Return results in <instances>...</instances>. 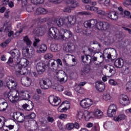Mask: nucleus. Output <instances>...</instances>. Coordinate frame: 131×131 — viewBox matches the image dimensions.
Segmentation results:
<instances>
[{"instance_id":"f257e3e1","label":"nucleus","mask_w":131,"mask_h":131,"mask_svg":"<svg viewBox=\"0 0 131 131\" xmlns=\"http://www.w3.org/2000/svg\"><path fill=\"white\" fill-rule=\"evenodd\" d=\"M7 97L9 100L14 104L18 102L19 98L22 100H29L30 99V93L28 91L21 90L19 93L18 91L14 90L10 91L7 94Z\"/></svg>"},{"instance_id":"f03ea898","label":"nucleus","mask_w":131,"mask_h":131,"mask_svg":"<svg viewBox=\"0 0 131 131\" xmlns=\"http://www.w3.org/2000/svg\"><path fill=\"white\" fill-rule=\"evenodd\" d=\"M19 63L22 68L20 67V64H19L16 65L15 67V73L17 76L21 77L22 75H25L27 73V69H26L25 67H27V66H28L29 61H28V60L27 59L23 58L20 59Z\"/></svg>"},{"instance_id":"7ed1b4c3","label":"nucleus","mask_w":131,"mask_h":131,"mask_svg":"<svg viewBox=\"0 0 131 131\" xmlns=\"http://www.w3.org/2000/svg\"><path fill=\"white\" fill-rule=\"evenodd\" d=\"M24 40L26 42L27 46H29L26 47L23 49V53L26 54V55H27V56L30 58V57H32V56L34 55L35 53L34 49L30 47V46L32 45V42L29 40L28 36L24 37Z\"/></svg>"},{"instance_id":"20e7f679","label":"nucleus","mask_w":131,"mask_h":131,"mask_svg":"<svg viewBox=\"0 0 131 131\" xmlns=\"http://www.w3.org/2000/svg\"><path fill=\"white\" fill-rule=\"evenodd\" d=\"M55 62H56V60H54V59H51L49 60V62H48V66L50 67L51 66V67H52V69L53 70V71L54 72H56V75H58V74H59L60 71H62V70H58V68H59V65H60V66H62V61H61V59H58L56 60V62L57 63V64H56L55 63Z\"/></svg>"},{"instance_id":"39448f33","label":"nucleus","mask_w":131,"mask_h":131,"mask_svg":"<svg viewBox=\"0 0 131 131\" xmlns=\"http://www.w3.org/2000/svg\"><path fill=\"white\" fill-rule=\"evenodd\" d=\"M60 32L61 30H59L57 28L53 27L50 28L48 31V36L50 38L59 39Z\"/></svg>"},{"instance_id":"423d86ee","label":"nucleus","mask_w":131,"mask_h":131,"mask_svg":"<svg viewBox=\"0 0 131 131\" xmlns=\"http://www.w3.org/2000/svg\"><path fill=\"white\" fill-rule=\"evenodd\" d=\"M72 37V33L69 30L66 29L60 30V34L59 35V39H69Z\"/></svg>"},{"instance_id":"0eeeda50","label":"nucleus","mask_w":131,"mask_h":131,"mask_svg":"<svg viewBox=\"0 0 131 131\" xmlns=\"http://www.w3.org/2000/svg\"><path fill=\"white\" fill-rule=\"evenodd\" d=\"M93 105V100L89 98H85L80 101V106L84 109L90 108Z\"/></svg>"},{"instance_id":"6e6552de","label":"nucleus","mask_w":131,"mask_h":131,"mask_svg":"<svg viewBox=\"0 0 131 131\" xmlns=\"http://www.w3.org/2000/svg\"><path fill=\"white\" fill-rule=\"evenodd\" d=\"M110 27V24L107 21H99L97 25V29L106 31Z\"/></svg>"},{"instance_id":"1a4fd4ad","label":"nucleus","mask_w":131,"mask_h":131,"mask_svg":"<svg viewBox=\"0 0 131 131\" xmlns=\"http://www.w3.org/2000/svg\"><path fill=\"white\" fill-rule=\"evenodd\" d=\"M33 33L38 36H42L46 33V26H41L35 28L33 31Z\"/></svg>"},{"instance_id":"9d476101","label":"nucleus","mask_w":131,"mask_h":131,"mask_svg":"<svg viewBox=\"0 0 131 131\" xmlns=\"http://www.w3.org/2000/svg\"><path fill=\"white\" fill-rule=\"evenodd\" d=\"M49 101L52 106H58L61 103V99L57 96H50Z\"/></svg>"},{"instance_id":"9b49d317","label":"nucleus","mask_w":131,"mask_h":131,"mask_svg":"<svg viewBox=\"0 0 131 131\" xmlns=\"http://www.w3.org/2000/svg\"><path fill=\"white\" fill-rule=\"evenodd\" d=\"M117 111V106L115 104L110 105L107 110V115L109 117H113L116 114Z\"/></svg>"},{"instance_id":"f8f14e48","label":"nucleus","mask_w":131,"mask_h":131,"mask_svg":"<svg viewBox=\"0 0 131 131\" xmlns=\"http://www.w3.org/2000/svg\"><path fill=\"white\" fill-rule=\"evenodd\" d=\"M98 21L96 19H91L90 20L85 21L84 23V26L86 28H92V27H96L97 29V25H98Z\"/></svg>"},{"instance_id":"ddd939ff","label":"nucleus","mask_w":131,"mask_h":131,"mask_svg":"<svg viewBox=\"0 0 131 131\" xmlns=\"http://www.w3.org/2000/svg\"><path fill=\"white\" fill-rule=\"evenodd\" d=\"M13 118L17 120L18 122H23L25 120V115L20 112H16L13 113Z\"/></svg>"},{"instance_id":"4468645a","label":"nucleus","mask_w":131,"mask_h":131,"mask_svg":"<svg viewBox=\"0 0 131 131\" xmlns=\"http://www.w3.org/2000/svg\"><path fill=\"white\" fill-rule=\"evenodd\" d=\"M39 83L42 90H48L51 86V82L49 79L41 80Z\"/></svg>"},{"instance_id":"2eb2a0df","label":"nucleus","mask_w":131,"mask_h":131,"mask_svg":"<svg viewBox=\"0 0 131 131\" xmlns=\"http://www.w3.org/2000/svg\"><path fill=\"white\" fill-rule=\"evenodd\" d=\"M36 69L38 74H42L46 71V64L43 62H38L36 65Z\"/></svg>"},{"instance_id":"dca6fc26","label":"nucleus","mask_w":131,"mask_h":131,"mask_svg":"<svg viewBox=\"0 0 131 131\" xmlns=\"http://www.w3.org/2000/svg\"><path fill=\"white\" fill-rule=\"evenodd\" d=\"M106 17L109 18V19H111V20H114L116 21L118 19V13L115 11H111L109 12H106L105 13Z\"/></svg>"},{"instance_id":"f3484780","label":"nucleus","mask_w":131,"mask_h":131,"mask_svg":"<svg viewBox=\"0 0 131 131\" xmlns=\"http://www.w3.org/2000/svg\"><path fill=\"white\" fill-rule=\"evenodd\" d=\"M35 49H36L38 54H41V53H46L48 50V47L46 44H41L38 45Z\"/></svg>"},{"instance_id":"a211bd4d","label":"nucleus","mask_w":131,"mask_h":131,"mask_svg":"<svg viewBox=\"0 0 131 131\" xmlns=\"http://www.w3.org/2000/svg\"><path fill=\"white\" fill-rule=\"evenodd\" d=\"M96 89L98 92L102 93L105 90V83L102 81H98L96 83Z\"/></svg>"},{"instance_id":"6ab92c4d","label":"nucleus","mask_w":131,"mask_h":131,"mask_svg":"<svg viewBox=\"0 0 131 131\" xmlns=\"http://www.w3.org/2000/svg\"><path fill=\"white\" fill-rule=\"evenodd\" d=\"M67 20L65 18H57L56 20V23L58 26V27H62V26H67V24L66 23Z\"/></svg>"},{"instance_id":"aec40b11","label":"nucleus","mask_w":131,"mask_h":131,"mask_svg":"<svg viewBox=\"0 0 131 131\" xmlns=\"http://www.w3.org/2000/svg\"><path fill=\"white\" fill-rule=\"evenodd\" d=\"M17 83L12 79H10L9 81L7 82V86L9 90H16V86H17Z\"/></svg>"},{"instance_id":"412c9836","label":"nucleus","mask_w":131,"mask_h":131,"mask_svg":"<svg viewBox=\"0 0 131 131\" xmlns=\"http://www.w3.org/2000/svg\"><path fill=\"white\" fill-rule=\"evenodd\" d=\"M67 4L71 7V9H73V10H74L75 8H77V7L79 6V4L78 2L74 0H69L68 1Z\"/></svg>"},{"instance_id":"4be33fe9","label":"nucleus","mask_w":131,"mask_h":131,"mask_svg":"<svg viewBox=\"0 0 131 131\" xmlns=\"http://www.w3.org/2000/svg\"><path fill=\"white\" fill-rule=\"evenodd\" d=\"M114 65L117 68H122L123 67V59L122 58H118L114 62Z\"/></svg>"},{"instance_id":"5701e85b","label":"nucleus","mask_w":131,"mask_h":131,"mask_svg":"<svg viewBox=\"0 0 131 131\" xmlns=\"http://www.w3.org/2000/svg\"><path fill=\"white\" fill-rule=\"evenodd\" d=\"M74 48H75V46L73 45H71L70 43L65 44L63 47V50L65 51V52H67V53H69L70 52H72L74 49Z\"/></svg>"},{"instance_id":"b1692460","label":"nucleus","mask_w":131,"mask_h":131,"mask_svg":"<svg viewBox=\"0 0 131 131\" xmlns=\"http://www.w3.org/2000/svg\"><path fill=\"white\" fill-rule=\"evenodd\" d=\"M66 20L70 25H74L76 23V17L75 16H69L66 18Z\"/></svg>"},{"instance_id":"393cba45","label":"nucleus","mask_w":131,"mask_h":131,"mask_svg":"<svg viewBox=\"0 0 131 131\" xmlns=\"http://www.w3.org/2000/svg\"><path fill=\"white\" fill-rule=\"evenodd\" d=\"M10 54L11 55V57L16 59H18L20 57V52L17 49L10 51Z\"/></svg>"},{"instance_id":"a878e982","label":"nucleus","mask_w":131,"mask_h":131,"mask_svg":"<svg viewBox=\"0 0 131 131\" xmlns=\"http://www.w3.org/2000/svg\"><path fill=\"white\" fill-rule=\"evenodd\" d=\"M47 13L48 11L46 9L42 8H39L36 9L35 14V15H43L47 14Z\"/></svg>"},{"instance_id":"bb28decb","label":"nucleus","mask_w":131,"mask_h":131,"mask_svg":"<svg viewBox=\"0 0 131 131\" xmlns=\"http://www.w3.org/2000/svg\"><path fill=\"white\" fill-rule=\"evenodd\" d=\"M21 83L25 86H29L31 84V80L28 77H27L25 80H21Z\"/></svg>"},{"instance_id":"cd10ccee","label":"nucleus","mask_w":131,"mask_h":131,"mask_svg":"<svg viewBox=\"0 0 131 131\" xmlns=\"http://www.w3.org/2000/svg\"><path fill=\"white\" fill-rule=\"evenodd\" d=\"M126 118V116L124 114H120L118 116H116L114 118V120H115V121L119 122L121 121V120H124V119H125Z\"/></svg>"},{"instance_id":"c85d7f7f","label":"nucleus","mask_w":131,"mask_h":131,"mask_svg":"<svg viewBox=\"0 0 131 131\" xmlns=\"http://www.w3.org/2000/svg\"><path fill=\"white\" fill-rule=\"evenodd\" d=\"M31 103V105H28L26 103L23 105V108L25 109V110H27V111H30V110H32L33 109V103H32V101H30Z\"/></svg>"},{"instance_id":"c756f323","label":"nucleus","mask_w":131,"mask_h":131,"mask_svg":"<svg viewBox=\"0 0 131 131\" xmlns=\"http://www.w3.org/2000/svg\"><path fill=\"white\" fill-rule=\"evenodd\" d=\"M50 50L51 52H53V53H56L59 52L60 49L58 48V45H57V44H52L50 46Z\"/></svg>"},{"instance_id":"7c9ffc66","label":"nucleus","mask_w":131,"mask_h":131,"mask_svg":"<svg viewBox=\"0 0 131 131\" xmlns=\"http://www.w3.org/2000/svg\"><path fill=\"white\" fill-rule=\"evenodd\" d=\"M7 108H8V103L4 102L0 103V111H5Z\"/></svg>"},{"instance_id":"2f4dec72","label":"nucleus","mask_w":131,"mask_h":131,"mask_svg":"<svg viewBox=\"0 0 131 131\" xmlns=\"http://www.w3.org/2000/svg\"><path fill=\"white\" fill-rule=\"evenodd\" d=\"M75 91H76V92H77L79 94H84V89H83V88L80 87V86H75Z\"/></svg>"},{"instance_id":"473e14b6","label":"nucleus","mask_w":131,"mask_h":131,"mask_svg":"<svg viewBox=\"0 0 131 131\" xmlns=\"http://www.w3.org/2000/svg\"><path fill=\"white\" fill-rule=\"evenodd\" d=\"M112 99V97L110 95V93H105L103 96V100L104 101H110Z\"/></svg>"},{"instance_id":"72a5a7b5","label":"nucleus","mask_w":131,"mask_h":131,"mask_svg":"<svg viewBox=\"0 0 131 131\" xmlns=\"http://www.w3.org/2000/svg\"><path fill=\"white\" fill-rule=\"evenodd\" d=\"M94 114L95 117H100V116H102L103 115V112L98 109H96L95 110Z\"/></svg>"},{"instance_id":"f704fd0d","label":"nucleus","mask_w":131,"mask_h":131,"mask_svg":"<svg viewBox=\"0 0 131 131\" xmlns=\"http://www.w3.org/2000/svg\"><path fill=\"white\" fill-rule=\"evenodd\" d=\"M83 114L86 120H88L91 118V113H90L89 111H85Z\"/></svg>"},{"instance_id":"c9c22d12","label":"nucleus","mask_w":131,"mask_h":131,"mask_svg":"<svg viewBox=\"0 0 131 131\" xmlns=\"http://www.w3.org/2000/svg\"><path fill=\"white\" fill-rule=\"evenodd\" d=\"M121 100H122V101H123L124 102H126V103H125V104H126V105H128V104H129V100H128V99H127V96L126 95H122L121 96Z\"/></svg>"},{"instance_id":"e433bc0d","label":"nucleus","mask_w":131,"mask_h":131,"mask_svg":"<svg viewBox=\"0 0 131 131\" xmlns=\"http://www.w3.org/2000/svg\"><path fill=\"white\" fill-rule=\"evenodd\" d=\"M40 42V40L36 37H34V40L33 41V46L35 48V49L37 47L38 45H37V43L38 42Z\"/></svg>"},{"instance_id":"4c0bfd02","label":"nucleus","mask_w":131,"mask_h":131,"mask_svg":"<svg viewBox=\"0 0 131 131\" xmlns=\"http://www.w3.org/2000/svg\"><path fill=\"white\" fill-rule=\"evenodd\" d=\"M31 2L34 5H38L39 4H43L45 0H31Z\"/></svg>"},{"instance_id":"58836bf2","label":"nucleus","mask_w":131,"mask_h":131,"mask_svg":"<svg viewBox=\"0 0 131 131\" xmlns=\"http://www.w3.org/2000/svg\"><path fill=\"white\" fill-rule=\"evenodd\" d=\"M107 68L110 73H112V74H114V73H115V71L114 70V67L113 66H108L107 67Z\"/></svg>"},{"instance_id":"ea45409f","label":"nucleus","mask_w":131,"mask_h":131,"mask_svg":"<svg viewBox=\"0 0 131 131\" xmlns=\"http://www.w3.org/2000/svg\"><path fill=\"white\" fill-rule=\"evenodd\" d=\"M2 121H5V117L0 116V129L3 128V126H4V125L5 124L4 122H2Z\"/></svg>"},{"instance_id":"a19ab883","label":"nucleus","mask_w":131,"mask_h":131,"mask_svg":"<svg viewBox=\"0 0 131 131\" xmlns=\"http://www.w3.org/2000/svg\"><path fill=\"white\" fill-rule=\"evenodd\" d=\"M67 128L69 130H71V129H73V128H74V124H73V123H68L67 125Z\"/></svg>"},{"instance_id":"79ce46f5","label":"nucleus","mask_w":131,"mask_h":131,"mask_svg":"<svg viewBox=\"0 0 131 131\" xmlns=\"http://www.w3.org/2000/svg\"><path fill=\"white\" fill-rule=\"evenodd\" d=\"M26 10L29 13H31L32 12H33V11H34V8L32 7V5L28 6L27 8H26Z\"/></svg>"},{"instance_id":"37998d69","label":"nucleus","mask_w":131,"mask_h":131,"mask_svg":"<svg viewBox=\"0 0 131 131\" xmlns=\"http://www.w3.org/2000/svg\"><path fill=\"white\" fill-rule=\"evenodd\" d=\"M28 117L29 119H34L36 117V115L34 113H31L28 115Z\"/></svg>"},{"instance_id":"c03bdc74","label":"nucleus","mask_w":131,"mask_h":131,"mask_svg":"<svg viewBox=\"0 0 131 131\" xmlns=\"http://www.w3.org/2000/svg\"><path fill=\"white\" fill-rule=\"evenodd\" d=\"M59 81L61 83H65L66 81H67V76H65L64 77H62V78L58 79Z\"/></svg>"},{"instance_id":"a18cd8bd","label":"nucleus","mask_w":131,"mask_h":131,"mask_svg":"<svg viewBox=\"0 0 131 131\" xmlns=\"http://www.w3.org/2000/svg\"><path fill=\"white\" fill-rule=\"evenodd\" d=\"M71 10H73V8H71V6L68 5V6L65 8L64 12H67L68 13L71 12Z\"/></svg>"},{"instance_id":"49530a36","label":"nucleus","mask_w":131,"mask_h":131,"mask_svg":"<svg viewBox=\"0 0 131 131\" xmlns=\"http://www.w3.org/2000/svg\"><path fill=\"white\" fill-rule=\"evenodd\" d=\"M52 58H53V54H52L51 53H47L45 55V58L46 60H49V59H52Z\"/></svg>"},{"instance_id":"de8ad7c7","label":"nucleus","mask_w":131,"mask_h":131,"mask_svg":"<svg viewBox=\"0 0 131 131\" xmlns=\"http://www.w3.org/2000/svg\"><path fill=\"white\" fill-rule=\"evenodd\" d=\"M90 71V69H88V68H84L83 71H81V75H84V72L85 73H89Z\"/></svg>"},{"instance_id":"09e8293b","label":"nucleus","mask_w":131,"mask_h":131,"mask_svg":"<svg viewBox=\"0 0 131 131\" xmlns=\"http://www.w3.org/2000/svg\"><path fill=\"white\" fill-rule=\"evenodd\" d=\"M122 15H123L124 17H129L130 16V12L129 11L125 10L124 12H123V14H122Z\"/></svg>"},{"instance_id":"8fccbe9b","label":"nucleus","mask_w":131,"mask_h":131,"mask_svg":"<svg viewBox=\"0 0 131 131\" xmlns=\"http://www.w3.org/2000/svg\"><path fill=\"white\" fill-rule=\"evenodd\" d=\"M79 15H85V16H91L92 13L91 12H86V11H82L79 13Z\"/></svg>"},{"instance_id":"3c124183","label":"nucleus","mask_w":131,"mask_h":131,"mask_svg":"<svg viewBox=\"0 0 131 131\" xmlns=\"http://www.w3.org/2000/svg\"><path fill=\"white\" fill-rule=\"evenodd\" d=\"M109 83L111 85H117V82L115 81L113 79H111L109 80Z\"/></svg>"},{"instance_id":"603ef678","label":"nucleus","mask_w":131,"mask_h":131,"mask_svg":"<svg viewBox=\"0 0 131 131\" xmlns=\"http://www.w3.org/2000/svg\"><path fill=\"white\" fill-rule=\"evenodd\" d=\"M126 90L127 92H131V81L126 84Z\"/></svg>"},{"instance_id":"864d4df0","label":"nucleus","mask_w":131,"mask_h":131,"mask_svg":"<svg viewBox=\"0 0 131 131\" xmlns=\"http://www.w3.org/2000/svg\"><path fill=\"white\" fill-rule=\"evenodd\" d=\"M82 117H83V113L81 112L78 113L77 118H78V119H82Z\"/></svg>"},{"instance_id":"5fc2aeb1","label":"nucleus","mask_w":131,"mask_h":131,"mask_svg":"<svg viewBox=\"0 0 131 131\" xmlns=\"http://www.w3.org/2000/svg\"><path fill=\"white\" fill-rule=\"evenodd\" d=\"M92 130L93 131H99V125L98 124H96L94 125L92 129Z\"/></svg>"},{"instance_id":"6e6d98bb","label":"nucleus","mask_w":131,"mask_h":131,"mask_svg":"<svg viewBox=\"0 0 131 131\" xmlns=\"http://www.w3.org/2000/svg\"><path fill=\"white\" fill-rule=\"evenodd\" d=\"M97 14H99V15H101V16H106V13H105V11L102 10H98L97 12Z\"/></svg>"},{"instance_id":"4d7b16f0","label":"nucleus","mask_w":131,"mask_h":131,"mask_svg":"<svg viewBox=\"0 0 131 131\" xmlns=\"http://www.w3.org/2000/svg\"><path fill=\"white\" fill-rule=\"evenodd\" d=\"M103 61H104V57L102 55H101L100 58H98L99 63H97L96 65H99V64L103 63Z\"/></svg>"},{"instance_id":"13d9d810","label":"nucleus","mask_w":131,"mask_h":131,"mask_svg":"<svg viewBox=\"0 0 131 131\" xmlns=\"http://www.w3.org/2000/svg\"><path fill=\"white\" fill-rule=\"evenodd\" d=\"M88 50L91 53V56H93V55H95L96 54V52L95 51V48H93V49L92 48H89Z\"/></svg>"},{"instance_id":"bf43d9fd","label":"nucleus","mask_w":131,"mask_h":131,"mask_svg":"<svg viewBox=\"0 0 131 131\" xmlns=\"http://www.w3.org/2000/svg\"><path fill=\"white\" fill-rule=\"evenodd\" d=\"M58 118H59V119H66V118H67V115L61 114L59 116Z\"/></svg>"},{"instance_id":"052dcab7","label":"nucleus","mask_w":131,"mask_h":131,"mask_svg":"<svg viewBox=\"0 0 131 131\" xmlns=\"http://www.w3.org/2000/svg\"><path fill=\"white\" fill-rule=\"evenodd\" d=\"M51 3H53V4H61L62 1L60 0H49Z\"/></svg>"},{"instance_id":"680f3d73","label":"nucleus","mask_w":131,"mask_h":131,"mask_svg":"<svg viewBox=\"0 0 131 131\" xmlns=\"http://www.w3.org/2000/svg\"><path fill=\"white\" fill-rule=\"evenodd\" d=\"M123 6H124V7H128V6H130V3H129V2H128V1H125L123 3Z\"/></svg>"},{"instance_id":"e2e57ef3","label":"nucleus","mask_w":131,"mask_h":131,"mask_svg":"<svg viewBox=\"0 0 131 131\" xmlns=\"http://www.w3.org/2000/svg\"><path fill=\"white\" fill-rule=\"evenodd\" d=\"M104 6H105V7H109V6H110V0H105Z\"/></svg>"},{"instance_id":"0e129e2a","label":"nucleus","mask_w":131,"mask_h":131,"mask_svg":"<svg viewBox=\"0 0 131 131\" xmlns=\"http://www.w3.org/2000/svg\"><path fill=\"white\" fill-rule=\"evenodd\" d=\"M47 120L48 122H51V123H53V122H54V118L48 117L47 118Z\"/></svg>"},{"instance_id":"69168bd1","label":"nucleus","mask_w":131,"mask_h":131,"mask_svg":"<svg viewBox=\"0 0 131 131\" xmlns=\"http://www.w3.org/2000/svg\"><path fill=\"white\" fill-rule=\"evenodd\" d=\"M90 11H92V12H96V11H98V8L94 6H92L91 7Z\"/></svg>"},{"instance_id":"338daca9","label":"nucleus","mask_w":131,"mask_h":131,"mask_svg":"<svg viewBox=\"0 0 131 131\" xmlns=\"http://www.w3.org/2000/svg\"><path fill=\"white\" fill-rule=\"evenodd\" d=\"M56 90H57L58 92H63V87L61 85H59L56 89Z\"/></svg>"},{"instance_id":"774afa93","label":"nucleus","mask_w":131,"mask_h":131,"mask_svg":"<svg viewBox=\"0 0 131 131\" xmlns=\"http://www.w3.org/2000/svg\"><path fill=\"white\" fill-rule=\"evenodd\" d=\"M8 6L10 8H13L14 7V2L10 1L8 3Z\"/></svg>"}]
</instances>
